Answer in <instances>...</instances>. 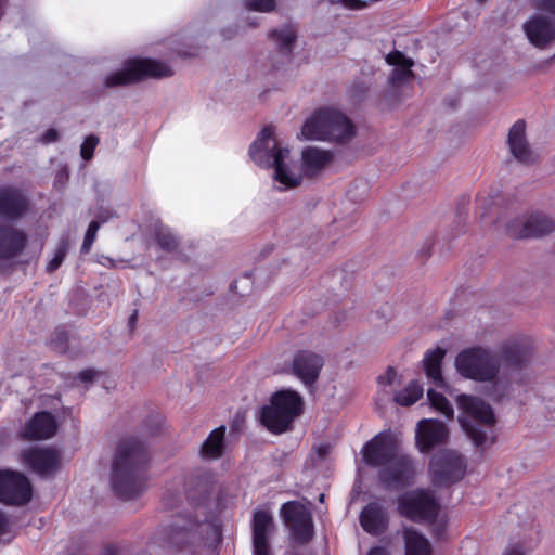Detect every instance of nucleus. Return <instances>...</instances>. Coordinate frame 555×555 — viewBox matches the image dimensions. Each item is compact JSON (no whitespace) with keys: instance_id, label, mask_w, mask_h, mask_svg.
I'll list each match as a JSON object with an SVG mask.
<instances>
[{"instance_id":"39","label":"nucleus","mask_w":555,"mask_h":555,"mask_svg":"<svg viewBox=\"0 0 555 555\" xmlns=\"http://www.w3.org/2000/svg\"><path fill=\"white\" fill-rule=\"evenodd\" d=\"M247 8L260 12H270L275 8V0H247Z\"/></svg>"},{"instance_id":"13","label":"nucleus","mask_w":555,"mask_h":555,"mask_svg":"<svg viewBox=\"0 0 555 555\" xmlns=\"http://www.w3.org/2000/svg\"><path fill=\"white\" fill-rule=\"evenodd\" d=\"M416 473L414 462L401 450L379 470L382 483L389 489H400L411 482Z\"/></svg>"},{"instance_id":"8","label":"nucleus","mask_w":555,"mask_h":555,"mask_svg":"<svg viewBox=\"0 0 555 555\" xmlns=\"http://www.w3.org/2000/svg\"><path fill=\"white\" fill-rule=\"evenodd\" d=\"M533 7L538 12L522 24V30L533 47L546 49L555 41V0H534Z\"/></svg>"},{"instance_id":"26","label":"nucleus","mask_w":555,"mask_h":555,"mask_svg":"<svg viewBox=\"0 0 555 555\" xmlns=\"http://www.w3.org/2000/svg\"><path fill=\"white\" fill-rule=\"evenodd\" d=\"M387 522V514L377 503L366 505L360 515L362 528L374 535L382 533L386 529Z\"/></svg>"},{"instance_id":"21","label":"nucleus","mask_w":555,"mask_h":555,"mask_svg":"<svg viewBox=\"0 0 555 555\" xmlns=\"http://www.w3.org/2000/svg\"><path fill=\"white\" fill-rule=\"evenodd\" d=\"M447 437L448 429L440 421L426 418L417 424L416 443L422 452H427L434 446L442 443Z\"/></svg>"},{"instance_id":"22","label":"nucleus","mask_w":555,"mask_h":555,"mask_svg":"<svg viewBox=\"0 0 555 555\" xmlns=\"http://www.w3.org/2000/svg\"><path fill=\"white\" fill-rule=\"evenodd\" d=\"M56 429V421L51 413L38 412L25 425L22 436L28 440H44L52 438Z\"/></svg>"},{"instance_id":"24","label":"nucleus","mask_w":555,"mask_h":555,"mask_svg":"<svg viewBox=\"0 0 555 555\" xmlns=\"http://www.w3.org/2000/svg\"><path fill=\"white\" fill-rule=\"evenodd\" d=\"M26 209L24 195L15 189L0 190V217L13 220L18 218Z\"/></svg>"},{"instance_id":"30","label":"nucleus","mask_w":555,"mask_h":555,"mask_svg":"<svg viewBox=\"0 0 555 555\" xmlns=\"http://www.w3.org/2000/svg\"><path fill=\"white\" fill-rule=\"evenodd\" d=\"M405 555H431L429 541L413 529H405L404 533Z\"/></svg>"},{"instance_id":"29","label":"nucleus","mask_w":555,"mask_h":555,"mask_svg":"<svg viewBox=\"0 0 555 555\" xmlns=\"http://www.w3.org/2000/svg\"><path fill=\"white\" fill-rule=\"evenodd\" d=\"M224 426L214 429L202 444V456L211 460L220 457L224 449Z\"/></svg>"},{"instance_id":"41","label":"nucleus","mask_w":555,"mask_h":555,"mask_svg":"<svg viewBox=\"0 0 555 555\" xmlns=\"http://www.w3.org/2000/svg\"><path fill=\"white\" fill-rule=\"evenodd\" d=\"M319 459L323 460L331 452V446L328 443H320L313 448Z\"/></svg>"},{"instance_id":"27","label":"nucleus","mask_w":555,"mask_h":555,"mask_svg":"<svg viewBox=\"0 0 555 555\" xmlns=\"http://www.w3.org/2000/svg\"><path fill=\"white\" fill-rule=\"evenodd\" d=\"M386 62L389 65H393L395 68L389 77L391 85L397 86L409 80L413 73L411 67L413 62L406 59L401 52L395 51L386 56Z\"/></svg>"},{"instance_id":"1","label":"nucleus","mask_w":555,"mask_h":555,"mask_svg":"<svg viewBox=\"0 0 555 555\" xmlns=\"http://www.w3.org/2000/svg\"><path fill=\"white\" fill-rule=\"evenodd\" d=\"M145 461V448L139 440L128 439L118 446L112 477L113 488L118 495L131 499L144 490L141 472Z\"/></svg>"},{"instance_id":"38","label":"nucleus","mask_w":555,"mask_h":555,"mask_svg":"<svg viewBox=\"0 0 555 555\" xmlns=\"http://www.w3.org/2000/svg\"><path fill=\"white\" fill-rule=\"evenodd\" d=\"M201 525H202V522L197 517L195 519L182 518L175 524V529L178 531L177 532V534H178L179 532H182V531H189V532L195 531Z\"/></svg>"},{"instance_id":"2","label":"nucleus","mask_w":555,"mask_h":555,"mask_svg":"<svg viewBox=\"0 0 555 555\" xmlns=\"http://www.w3.org/2000/svg\"><path fill=\"white\" fill-rule=\"evenodd\" d=\"M249 155L261 167H274V180L281 184L280 190L293 189L301 183L302 176L287 167L289 150L279 146L273 135V128L268 127L261 131L249 147Z\"/></svg>"},{"instance_id":"18","label":"nucleus","mask_w":555,"mask_h":555,"mask_svg":"<svg viewBox=\"0 0 555 555\" xmlns=\"http://www.w3.org/2000/svg\"><path fill=\"white\" fill-rule=\"evenodd\" d=\"M323 365L322 356L310 350H300L294 354L292 372L306 386H312L319 378Z\"/></svg>"},{"instance_id":"16","label":"nucleus","mask_w":555,"mask_h":555,"mask_svg":"<svg viewBox=\"0 0 555 555\" xmlns=\"http://www.w3.org/2000/svg\"><path fill=\"white\" fill-rule=\"evenodd\" d=\"M399 450L391 434L380 433L364 446L363 461L370 466L383 469Z\"/></svg>"},{"instance_id":"25","label":"nucleus","mask_w":555,"mask_h":555,"mask_svg":"<svg viewBox=\"0 0 555 555\" xmlns=\"http://www.w3.org/2000/svg\"><path fill=\"white\" fill-rule=\"evenodd\" d=\"M26 235L13 228H0V259H9L22 253Z\"/></svg>"},{"instance_id":"44","label":"nucleus","mask_w":555,"mask_h":555,"mask_svg":"<svg viewBox=\"0 0 555 555\" xmlns=\"http://www.w3.org/2000/svg\"><path fill=\"white\" fill-rule=\"evenodd\" d=\"M366 555H390V553L386 547L377 545L371 547Z\"/></svg>"},{"instance_id":"10","label":"nucleus","mask_w":555,"mask_h":555,"mask_svg":"<svg viewBox=\"0 0 555 555\" xmlns=\"http://www.w3.org/2000/svg\"><path fill=\"white\" fill-rule=\"evenodd\" d=\"M439 511V504L427 490H413L398 499V512L412 520L434 519Z\"/></svg>"},{"instance_id":"45","label":"nucleus","mask_w":555,"mask_h":555,"mask_svg":"<svg viewBox=\"0 0 555 555\" xmlns=\"http://www.w3.org/2000/svg\"><path fill=\"white\" fill-rule=\"evenodd\" d=\"M9 531V520L3 513L0 512V534Z\"/></svg>"},{"instance_id":"23","label":"nucleus","mask_w":555,"mask_h":555,"mask_svg":"<svg viewBox=\"0 0 555 555\" xmlns=\"http://www.w3.org/2000/svg\"><path fill=\"white\" fill-rule=\"evenodd\" d=\"M333 155L325 150L309 146L301 152V171L307 177H315L331 163Z\"/></svg>"},{"instance_id":"36","label":"nucleus","mask_w":555,"mask_h":555,"mask_svg":"<svg viewBox=\"0 0 555 555\" xmlns=\"http://www.w3.org/2000/svg\"><path fill=\"white\" fill-rule=\"evenodd\" d=\"M100 229V221L93 220L90 222L88 230L86 232L83 243L81 245V253L88 254L96 238V233Z\"/></svg>"},{"instance_id":"19","label":"nucleus","mask_w":555,"mask_h":555,"mask_svg":"<svg viewBox=\"0 0 555 555\" xmlns=\"http://www.w3.org/2000/svg\"><path fill=\"white\" fill-rule=\"evenodd\" d=\"M507 145L511 155L520 164L530 165L538 160V154L530 146L526 137V124L517 120L509 129Z\"/></svg>"},{"instance_id":"34","label":"nucleus","mask_w":555,"mask_h":555,"mask_svg":"<svg viewBox=\"0 0 555 555\" xmlns=\"http://www.w3.org/2000/svg\"><path fill=\"white\" fill-rule=\"evenodd\" d=\"M155 236L162 249L170 253L178 248L179 241L169 229L165 227L157 228Z\"/></svg>"},{"instance_id":"40","label":"nucleus","mask_w":555,"mask_h":555,"mask_svg":"<svg viewBox=\"0 0 555 555\" xmlns=\"http://www.w3.org/2000/svg\"><path fill=\"white\" fill-rule=\"evenodd\" d=\"M397 378V373L393 369L389 367L384 375L378 377V383L380 386H391L395 384Z\"/></svg>"},{"instance_id":"48","label":"nucleus","mask_w":555,"mask_h":555,"mask_svg":"<svg viewBox=\"0 0 555 555\" xmlns=\"http://www.w3.org/2000/svg\"><path fill=\"white\" fill-rule=\"evenodd\" d=\"M138 320V312L134 311L130 317H129V324L133 325Z\"/></svg>"},{"instance_id":"6","label":"nucleus","mask_w":555,"mask_h":555,"mask_svg":"<svg viewBox=\"0 0 555 555\" xmlns=\"http://www.w3.org/2000/svg\"><path fill=\"white\" fill-rule=\"evenodd\" d=\"M459 374L476 382H496L500 373L495 353L482 347L461 351L454 360Z\"/></svg>"},{"instance_id":"20","label":"nucleus","mask_w":555,"mask_h":555,"mask_svg":"<svg viewBox=\"0 0 555 555\" xmlns=\"http://www.w3.org/2000/svg\"><path fill=\"white\" fill-rule=\"evenodd\" d=\"M274 530L273 518L266 511H257L253 519L254 555H271L269 537Z\"/></svg>"},{"instance_id":"31","label":"nucleus","mask_w":555,"mask_h":555,"mask_svg":"<svg viewBox=\"0 0 555 555\" xmlns=\"http://www.w3.org/2000/svg\"><path fill=\"white\" fill-rule=\"evenodd\" d=\"M423 396V386L418 382H411L409 385L397 392L393 397L396 403L402 406L414 404Z\"/></svg>"},{"instance_id":"9","label":"nucleus","mask_w":555,"mask_h":555,"mask_svg":"<svg viewBox=\"0 0 555 555\" xmlns=\"http://www.w3.org/2000/svg\"><path fill=\"white\" fill-rule=\"evenodd\" d=\"M535 341L528 335H515L502 340L495 351L499 369L521 370L527 367L534 354Z\"/></svg>"},{"instance_id":"5","label":"nucleus","mask_w":555,"mask_h":555,"mask_svg":"<svg viewBox=\"0 0 555 555\" xmlns=\"http://www.w3.org/2000/svg\"><path fill=\"white\" fill-rule=\"evenodd\" d=\"M302 399L293 390H281L274 393L269 405L261 410V424L271 433L286 431L294 420L301 413Z\"/></svg>"},{"instance_id":"33","label":"nucleus","mask_w":555,"mask_h":555,"mask_svg":"<svg viewBox=\"0 0 555 555\" xmlns=\"http://www.w3.org/2000/svg\"><path fill=\"white\" fill-rule=\"evenodd\" d=\"M427 398H428V401H429L431 408H434L437 412L441 413L443 416H446L449 420L453 418V415H454L453 406L443 395H441L433 389H429L427 391Z\"/></svg>"},{"instance_id":"14","label":"nucleus","mask_w":555,"mask_h":555,"mask_svg":"<svg viewBox=\"0 0 555 555\" xmlns=\"http://www.w3.org/2000/svg\"><path fill=\"white\" fill-rule=\"evenodd\" d=\"M31 485L26 476L12 470H0V501L23 505L31 499Z\"/></svg>"},{"instance_id":"37","label":"nucleus","mask_w":555,"mask_h":555,"mask_svg":"<svg viewBox=\"0 0 555 555\" xmlns=\"http://www.w3.org/2000/svg\"><path fill=\"white\" fill-rule=\"evenodd\" d=\"M98 143H99L98 137H95V135L87 137L86 140L83 141V143L81 144V149H80L81 157L86 160L92 158L93 151H94L95 146L98 145Z\"/></svg>"},{"instance_id":"7","label":"nucleus","mask_w":555,"mask_h":555,"mask_svg":"<svg viewBox=\"0 0 555 555\" xmlns=\"http://www.w3.org/2000/svg\"><path fill=\"white\" fill-rule=\"evenodd\" d=\"M173 75L172 68L160 61L153 59H132L124 67L109 74L104 79L106 88H114L135 83L147 78H165Z\"/></svg>"},{"instance_id":"32","label":"nucleus","mask_w":555,"mask_h":555,"mask_svg":"<svg viewBox=\"0 0 555 555\" xmlns=\"http://www.w3.org/2000/svg\"><path fill=\"white\" fill-rule=\"evenodd\" d=\"M269 36L276 43L279 49L286 53L291 52L292 44L296 38L295 30L289 26L272 30Z\"/></svg>"},{"instance_id":"12","label":"nucleus","mask_w":555,"mask_h":555,"mask_svg":"<svg viewBox=\"0 0 555 555\" xmlns=\"http://www.w3.org/2000/svg\"><path fill=\"white\" fill-rule=\"evenodd\" d=\"M281 515L297 543H307L313 537V522L310 509L296 501L282 505Z\"/></svg>"},{"instance_id":"17","label":"nucleus","mask_w":555,"mask_h":555,"mask_svg":"<svg viewBox=\"0 0 555 555\" xmlns=\"http://www.w3.org/2000/svg\"><path fill=\"white\" fill-rule=\"evenodd\" d=\"M554 230V220L543 215L517 218L506 228L508 235L516 238L542 236Z\"/></svg>"},{"instance_id":"4","label":"nucleus","mask_w":555,"mask_h":555,"mask_svg":"<svg viewBox=\"0 0 555 555\" xmlns=\"http://www.w3.org/2000/svg\"><path fill=\"white\" fill-rule=\"evenodd\" d=\"M456 403L463 412L459 416L463 430L477 447H483L488 441L483 427H490L495 422L491 406L483 400L467 395L457 396Z\"/></svg>"},{"instance_id":"49","label":"nucleus","mask_w":555,"mask_h":555,"mask_svg":"<svg viewBox=\"0 0 555 555\" xmlns=\"http://www.w3.org/2000/svg\"><path fill=\"white\" fill-rule=\"evenodd\" d=\"M324 496H325V495H324L323 493H322V494H320V496H319L320 502H323V501H324Z\"/></svg>"},{"instance_id":"42","label":"nucleus","mask_w":555,"mask_h":555,"mask_svg":"<svg viewBox=\"0 0 555 555\" xmlns=\"http://www.w3.org/2000/svg\"><path fill=\"white\" fill-rule=\"evenodd\" d=\"M96 372L91 369L83 370L79 373L78 378L83 383H89L94 379Z\"/></svg>"},{"instance_id":"11","label":"nucleus","mask_w":555,"mask_h":555,"mask_svg":"<svg viewBox=\"0 0 555 555\" xmlns=\"http://www.w3.org/2000/svg\"><path fill=\"white\" fill-rule=\"evenodd\" d=\"M466 464L463 457L451 450H443L434 455L430 462V473L436 485H449L463 478Z\"/></svg>"},{"instance_id":"15","label":"nucleus","mask_w":555,"mask_h":555,"mask_svg":"<svg viewBox=\"0 0 555 555\" xmlns=\"http://www.w3.org/2000/svg\"><path fill=\"white\" fill-rule=\"evenodd\" d=\"M21 461L29 470L46 477L56 473L62 464V456L54 448L33 447L21 453Z\"/></svg>"},{"instance_id":"43","label":"nucleus","mask_w":555,"mask_h":555,"mask_svg":"<svg viewBox=\"0 0 555 555\" xmlns=\"http://www.w3.org/2000/svg\"><path fill=\"white\" fill-rule=\"evenodd\" d=\"M59 133L55 129H49L46 131L41 138L43 143H51L57 140Z\"/></svg>"},{"instance_id":"47","label":"nucleus","mask_w":555,"mask_h":555,"mask_svg":"<svg viewBox=\"0 0 555 555\" xmlns=\"http://www.w3.org/2000/svg\"><path fill=\"white\" fill-rule=\"evenodd\" d=\"M503 555H524L519 548H511L506 551Z\"/></svg>"},{"instance_id":"3","label":"nucleus","mask_w":555,"mask_h":555,"mask_svg":"<svg viewBox=\"0 0 555 555\" xmlns=\"http://www.w3.org/2000/svg\"><path fill=\"white\" fill-rule=\"evenodd\" d=\"M301 134L307 140L346 143L353 138L354 128L341 112L322 108L305 121Z\"/></svg>"},{"instance_id":"28","label":"nucleus","mask_w":555,"mask_h":555,"mask_svg":"<svg viewBox=\"0 0 555 555\" xmlns=\"http://www.w3.org/2000/svg\"><path fill=\"white\" fill-rule=\"evenodd\" d=\"M444 356L446 350L438 347L429 350L423 360L427 377L431 379L437 386H443L441 362Z\"/></svg>"},{"instance_id":"35","label":"nucleus","mask_w":555,"mask_h":555,"mask_svg":"<svg viewBox=\"0 0 555 555\" xmlns=\"http://www.w3.org/2000/svg\"><path fill=\"white\" fill-rule=\"evenodd\" d=\"M68 240L64 238L57 245L53 258L49 261L47 266V270L49 272L55 271L63 262L64 258L66 257L67 250H68Z\"/></svg>"},{"instance_id":"46","label":"nucleus","mask_w":555,"mask_h":555,"mask_svg":"<svg viewBox=\"0 0 555 555\" xmlns=\"http://www.w3.org/2000/svg\"><path fill=\"white\" fill-rule=\"evenodd\" d=\"M111 217H112V215L109 212H105V214L99 215L96 220L100 221V225H101L102 223L106 222Z\"/></svg>"}]
</instances>
